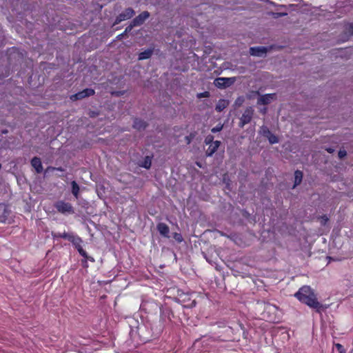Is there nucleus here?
Returning <instances> with one entry per match:
<instances>
[{"instance_id":"obj_39","label":"nucleus","mask_w":353,"mask_h":353,"mask_svg":"<svg viewBox=\"0 0 353 353\" xmlns=\"http://www.w3.org/2000/svg\"><path fill=\"white\" fill-rule=\"evenodd\" d=\"M237 101H240L241 102H242V101H243V100H242V99H241L240 98H238Z\"/></svg>"},{"instance_id":"obj_5","label":"nucleus","mask_w":353,"mask_h":353,"mask_svg":"<svg viewBox=\"0 0 353 353\" xmlns=\"http://www.w3.org/2000/svg\"><path fill=\"white\" fill-rule=\"evenodd\" d=\"M254 113L252 108L249 107L243 113L240 119V126L243 127L245 124L250 122Z\"/></svg>"},{"instance_id":"obj_40","label":"nucleus","mask_w":353,"mask_h":353,"mask_svg":"<svg viewBox=\"0 0 353 353\" xmlns=\"http://www.w3.org/2000/svg\"><path fill=\"white\" fill-rule=\"evenodd\" d=\"M236 103H239V104H241V102L240 101H236Z\"/></svg>"},{"instance_id":"obj_23","label":"nucleus","mask_w":353,"mask_h":353,"mask_svg":"<svg viewBox=\"0 0 353 353\" xmlns=\"http://www.w3.org/2000/svg\"><path fill=\"white\" fill-rule=\"evenodd\" d=\"M270 143H276L279 142L278 138L274 135L272 133H271L270 135L267 137Z\"/></svg>"},{"instance_id":"obj_21","label":"nucleus","mask_w":353,"mask_h":353,"mask_svg":"<svg viewBox=\"0 0 353 353\" xmlns=\"http://www.w3.org/2000/svg\"><path fill=\"white\" fill-rule=\"evenodd\" d=\"M345 32L349 35H353V23H347L345 26Z\"/></svg>"},{"instance_id":"obj_8","label":"nucleus","mask_w":353,"mask_h":353,"mask_svg":"<svg viewBox=\"0 0 353 353\" xmlns=\"http://www.w3.org/2000/svg\"><path fill=\"white\" fill-rule=\"evenodd\" d=\"M94 94V91L92 89L86 88L75 94H73L70 97V99L72 101H76L79 99H82L86 97L92 96Z\"/></svg>"},{"instance_id":"obj_9","label":"nucleus","mask_w":353,"mask_h":353,"mask_svg":"<svg viewBox=\"0 0 353 353\" xmlns=\"http://www.w3.org/2000/svg\"><path fill=\"white\" fill-rule=\"evenodd\" d=\"M275 99L276 94H267L263 95H259L257 100V103L259 105H268Z\"/></svg>"},{"instance_id":"obj_34","label":"nucleus","mask_w":353,"mask_h":353,"mask_svg":"<svg viewBox=\"0 0 353 353\" xmlns=\"http://www.w3.org/2000/svg\"><path fill=\"white\" fill-rule=\"evenodd\" d=\"M321 219H322V221H329V219L327 217L326 215L322 216Z\"/></svg>"},{"instance_id":"obj_15","label":"nucleus","mask_w":353,"mask_h":353,"mask_svg":"<svg viewBox=\"0 0 353 353\" xmlns=\"http://www.w3.org/2000/svg\"><path fill=\"white\" fill-rule=\"evenodd\" d=\"M229 105V101L228 100H225V99H220L216 105V110L217 112H221L222 110H223L226 107H228V105Z\"/></svg>"},{"instance_id":"obj_41","label":"nucleus","mask_w":353,"mask_h":353,"mask_svg":"<svg viewBox=\"0 0 353 353\" xmlns=\"http://www.w3.org/2000/svg\"><path fill=\"white\" fill-rule=\"evenodd\" d=\"M350 353H353V349L351 350Z\"/></svg>"},{"instance_id":"obj_36","label":"nucleus","mask_w":353,"mask_h":353,"mask_svg":"<svg viewBox=\"0 0 353 353\" xmlns=\"http://www.w3.org/2000/svg\"><path fill=\"white\" fill-rule=\"evenodd\" d=\"M261 112L263 113V114H265L266 112H267V108H264L263 109L261 110Z\"/></svg>"},{"instance_id":"obj_20","label":"nucleus","mask_w":353,"mask_h":353,"mask_svg":"<svg viewBox=\"0 0 353 353\" xmlns=\"http://www.w3.org/2000/svg\"><path fill=\"white\" fill-rule=\"evenodd\" d=\"M152 164V160L150 157H146L142 162L141 166L146 169H149Z\"/></svg>"},{"instance_id":"obj_27","label":"nucleus","mask_w":353,"mask_h":353,"mask_svg":"<svg viewBox=\"0 0 353 353\" xmlns=\"http://www.w3.org/2000/svg\"><path fill=\"white\" fill-rule=\"evenodd\" d=\"M213 139H214L213 136H212V135H208V136L205 138V143H206L207 145H209V144H210L211 143L214 142V141H213Z\"/></svg>"},{"instance_id":"obj_11","label":"nucleus","mask_w":353,"mask_h":353,"mask_svg":"<svg viewBox=\"0 0 353 353\" xmlns=\"http://www.w3.org/2000/svg\"><path fill=\"white\" fill-rule=\"evenodd\" d=\"M267 52V48L265 47H252L250 49V53L255 57H263Z\"/></svg>"},{"instance_id":"obj_32","label":"nucleus","mask_w":353,"mask_h":353,"mask_svg":"<svg viewBox=\"0 0 353 353\" xmlns=\"http://www.w3.org/2000/svg\"><path fill=\"white\" fill-rule=\"evenodd\" d=\"M6 207L4 204H0V216L4 214L6 212Z\"/></svg>"},{"instance_id":"obj_28","label":"nucleus","mask_w":353,"mask_h":353,"mask_svg":"<svg viewBox=\"0 0 353 353\" xmlns=\"http://www.w3.org/2000/svg\"><path fill=\"white\" fill-rule=\"evenodd\" d=\"M337 350L339 352V353H345V349L343 348V345L339 344V343H336L335 345Z\"/></svg>"},{"instance_id":"obj_25","label":"nucleus","mask_w":353,"mask_h":353,"mask_svg":"<svg viewBox=\"0 0 353 353\" xmlns=\"http://www.w3.org/2000/svg\"><path fill=\"white\" fill-rule=\"evenodd\" d=\"M210 96V93L208 92H203L201 93H198L196 97L199 99L204 98V97H208Z\"/></svg>"},{"instance_id":"obj_26","label":"nucleus","mask_w":353,"mask_h":353,"mask_svg":"<svg viewBox=\"0 0 353 353\" xmlns=\"http://www.w3.org/2000/svg\"><path fill=\"white\" fill-rule=\"evenodd\" d=\"M68 234H69V233H68V232H63V233H60V232H59V233H57V234H54V236H56V237H61V238H63V239H67V237H68Z\"/></svg>"},{"instance_id":"obj_17","label":"nucleus","mask_w":353,"mask_h":353,"mask_svg":"<svg viewBox=\"0 0 353 353\" xmlns=\"http://www.w3.org/2000/svg\"><path fill=\"white\" fill-rule=\"evenodd\" d=\"M302 178H303V173L299 171V170H296L295 172H294V187L298 185L299 184L301 183V181H302Z\"/></svg>"},{"instance_id":"obj_22","label":"nucleus","mask_w":353,"mask_h":353,"mask_svg":"<svg viewBox=\"0 0 353 353\" xmlns=\"http://www.w3.org/2000/svg\"><path fill=\"white\" fill-rule=\"evenodd\" d=\"M260 134L267 137L272 132L269 130L268 128L266 126H262L259 131Z\"/></svg>"},{"instance_id":"obj_29","label":"nucleus","mask_w":353,"mask_h":353,"mask_svg":"<svg viewBox=\"0 0 353 353\" xmlns=\"http://www.w3.org/2000/svg\"><path fill=\"white\" fill-rule=\"evenodd\" d=\"M78 236L74 235V234L72 233H69L68 235V237L66 239H68V241H70L71 243H72L74 241V239L77 238Z\"/></svg>"},{"instance_id":"obj_35","label":"nucleus","mask_w":353,"mask_h":353,"mask_svg":"<svg viewBox=\"0 0 353 353\" xmlns=\"http://www.w3.org/2000/svg\"><path fill=\"white\" fill-rule=\"evenodd\" d=\"M194 305H195V301H192V302L190 304H188L187 306L188 307H193Z\"/></svg>"},{"instance_id":"obj_10","label":"nucleus","mask_w":353,"mask_h":353,"mask_svg":"<svg viewBox=\"0 0 353 353\" xmlns=\"http://www.w3.org/2000/svg\"><path fill=\"white\" fill-rule=\"evenodd\" d=\"M150 17V13L148 11H144L136 17L133 20L134 26H141L144 21Z\"/></svg>"},{"instance_id":"obj_13","label":"nucleus","mask_w":353,"mask_h":353,"mask_svg":"<svg viewBox=\"0 0 353 353\" xmlns=\"http://www.w3.org/2000/svg\"><path fill=\"white\" fill-rule=\"evenodd\" d=\"M31 165L35 169L37 173H41L43 171L41 159L38 157H34L31 160Z\"/></svg>"},{"instance_id":"obj_1","label":"nucleus","mask_w":353,"mask_h":353,"mask_svg":"<svg viewBox=\"0 0 353 353\" xmlns=\"http://www.w3.org/2000/svg\"><path fill=\"white\" fill-rule=\"evenodd\" d=\"M310 307L313 308L318 313H321L327 308V305L319 301L314 292L310 291Z\"/></svg>"},{"instance_id":"obj_14","label":"nucleus","mask_w":353,"mask_h":353,"mask_svg":"<svg viewBox=\"0 0 353 353\" xmlns=\"http://www.w3.org/2000/svg\"><path fill=\"white\" fill-rule=\"evenodd\" d=\"M157 229L159 232V233L165 236V237H168V234H169V228L168 227V225L163 223H160L158 226H157Z\"/></svg>"},{"instance_id":"obj_16","label":"nucleus","mask_w":353,"mask_h":353,"mask_svg":"<svg viewBox=\"0 0 353 353\" xmlns=\"http://www.w3.org/2000/svg\"><path fill=\"white\" fill-rule=\"evenodd\" d=\"M133 126L134 128H136L137 130H141V129H144L145 128L146 125L143 121H142L141 119H136L134 121Z\"/></svg>"},{"instance_id":"obj_18","label":"nucleus","mask_w":353,"mask_h":353,"mask_svg":"<svg viewBox=\"0 0 353 353\" xmlns=\"http://www.w3.org/2000/svg\"><path fill=\"white\" fill-rule=\"evenodd\" d=\"M152 54V50H150V49L146 50L141 52L139 54V60L147 59L151 57Z\"/></svg>"},{"instance_id":"obj_24","label":"nucleus","mask_w":353,"mask_h":353,"mask_svg":"<svg viewBox=\"0 0 353 353\" xmlns=\"http://www.w3.org/2000/svg\"><path fill=\"white\" fill-rule=\"evenodd\" d=\"M223 125L219 124L216 127L212 128L211 131L213 133H216V132H220L223 129Z\"/></svg>"},{"instance_id":"obj_31","label":"nucleus","mask_w":353,"mask_h":353,"mask_svg":"<svg viewBox=\"0 0 353 353\" xmlns=\"http://www.w3.org/2000/svg\"><path fill=\"white\" fill-rule=\"evenodd\" d=\"M347 155V152L345 150H340L338 153L339 159H343Z\"/></svg>"},{"instance_id":"obj_33","label":"nucleus","mask_w":353,"mask_h":353,"mask_svg":"<svg viewBox=\"0 0 353 353\" xmlns=\"http://www.w3.org/2000/svg\"><path fill=\"white\" fill-rule=\"evenodd\" d=\"M134 26H135L133 25V21H132L130 25L125 28V33L130 32Z\"/></svg>"},{"instance_id":"obj_6","label":"nucleus","mask_w":353,"mask_h":353,"mask_svg":"<svg viewBox=\"0 0 353 353\" xmlns=\"http://www.w3.org/2000/svg\"><path fill=\"white\" fill-rule=\"evenodd\" d=\"M72 243L75 246L79 253L85 259H88L92 262L94 261V259L91 256H88L86 252L83 249L81 246L82 240L81 238L78 236L77 238L74 239V241Z\"/></svg>"},{"instance_id":"obj_37","label":"nucleus","mask_w":353,"mask_h":353,"mask_svg":"<svg viewBox=\"0 0 353 353\" xmlns=\"http://www.w3.org/2000/svg\"><path fill=\"white\" fill-rule=\"evenodd\" d=\"M52 170H57L59 171H63V169L61 168H52Z\"/></svg>"},{"instance_id":"obj_2","label":"nucleus","mask_w":353,"mask_h":353,"mask_svg":"<svg viewBox=\"0 0 353 353\" xmlns=\"http://www.w3.org/2000/svg\"><path fill=\"white\" fill-rule=\"evenodd\" d=\"M294 296L301 303L309 305V286L304 285L301 288Z\"/></svg>"},{"instance_id":"obj_30","label":"nucleus","mask_w":353,"mask_h":353,"mask_svg":"<svg viewBox=\"0 0 353 353\" xmlns=\"http://www.w3.org/2000/svg\"><path fill=\"white\" fill-rule=\"evenodd\" d=\"M174 239L177 241V242H181L183 241V237L182 236L179 234V233H174Z\"/></svg>"},{"instance_id":"obj_4","label":"nucleus","mask_w":353,"mask_h":353,"mask_svg":"<svg viewBox=\"0 0 353 353\" xmlns=\"http://www.w3.org/2000/svg\"><path fill=\"white\" fill-rule=\"evenodd\" d=\"M234 81V78L219 77L214 80V83L219 88H224L232 85Z\"/></svg>"},{"instance_id":"obj_38","label":"nucleus","mask_w":353,"mask_h":353,"mask_svg":"<svg viewBox=\"0 0 353 353\" xmlns=\"http://www.w3.org/2000/svg\"><path fill=\"white\" fill-rule=\"evenodd\" d=\"M333 150H333V149H332V148H328V149H327V151L328 152H330V153H332V152H333Z\"/></svg>"},{"instance_id":"obj_12","label":"nucleus","mask_w":353,"mask_h":353,"mask_svg":"<svg viewBox=\"0 0 353 353\" xmlns=\"http://www.w3.org/2000/svg\"><path fill=\"white\" fill-rule=\"evenodd\" d=\"M221 142L219 141H215L213 143L209 144V146L206 150L207 156H212V154L217 150L220 145Z\"/></svg>"},{"instance_id":"obj_19","label":"nucleus","mask_w":353,"mask_h":353,"mask_svg":"<svg viewBox=\"0 0 353 353\" xmlns=\"http://www.w3.org/2000/svg\"><path fill=\"white\" fill-rule=\"evenodd\" d=\"M71 184H72V192L73 195L76 198H77L78 194L79 192V187L75 181H72Z\"/></svg>"},{"instance_id":"obj_3","label":"nucleus","mask_w":353,"mask_h":353,"mask_svg":"<svg viewBox=\"0 0 353 353\" xmlns=\"http://www.w3.org/2000/svg\"><path fill=\"white\" fill-rule=\"evenodd\" d=\"M55 208L59 212L63 214H72L74 212L71 204L63 201L57 202L55 204Z\"/></svg>"},{"instance_id":"obj_7","label":"nucleus","mask_w":353,"mask_h":353,"mask_svg":"<svg viewBox=\"0 0 353 353\" xmlns=\"http://www.w3.org/2000/svg\"><path fill=\"white\" fill-rule=\"evenodd\" d=\"M134 14V11L132 8H128L125 9L123 12H122L117 17L114 23L118 24L123 21L132 18Z\"/></svg>"}]
</instances>
